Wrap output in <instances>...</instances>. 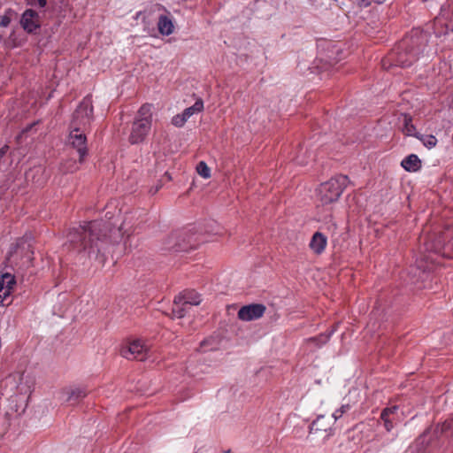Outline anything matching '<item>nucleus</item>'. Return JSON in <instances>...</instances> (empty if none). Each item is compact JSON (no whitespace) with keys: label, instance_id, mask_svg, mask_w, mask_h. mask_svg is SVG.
I'll list each match as a JSON object with an SVG mask.
<instances>
[{"label":"nucleus","instance_id":"nucleus-10","mask_svg":"<svg viewBox=\"0 0 453 453\" xmlns=\"http://www.w3.org/2000/svg\"><path fill=\"white\" fill-rule=\"evenodd\" d=\"M21 27L28 34H35L41 27V19L37 12L27 9L19 20Z\"/></svg>","mask_w":453,"mask_h":453},{"label":"nucleus","instance_id":"nucleus-36","mask_svg":"<svg viewBox=\"0 0 453 453\" xmlns=\"http://www.w3.org/2000/svg\"><path fill=\"white\" fill-rule=\"evenodd\" d=\"M426 250H427L434 251V252H438V251H439L437 248H434H434H431V249H430V248H427Z\"/></svg>","mask_w":453,"mask_h":453},{"label":"nucleus","instance_id":"nucleus-18","mask_svg":"<svg viewBox=\"0 0 453 453\" xmlns=\"http://www.w3.org/2000/svg\"><path fill=\"white\" fill-rule=\"evenodd\" d=\"M203 110V102L202 99H197L196 103L186 108L182 114L185 116L187 119H188L194 114H197Z\"/></svg>","mask_w":453,"mask_h":453},{"label":"nucleus","instance_id":"nucleus-27","mask_svg":"<svg viewBox=\"0 0 453 453\" xmlns=\"http://www.w3.org/2000/svg\"><path fill=\"white\" fill-rule=\"evenodd\" d=\"M187 119L185 116L181 114H177L172 119V124L175 127H180L184 126V124L187 122Z\"/></svg>","mask_w":453,"mask_h":453},{"label":"nucleus","instance_id":"nucleus-34","mask_svg":"<svg viewBox=\"0 0 453 453\" xmlns=\"http://www.w3.org/2000/svg\"><path fill=\"white\" fill-rule=\"evenodd\" d=\"M159 188H160V187L157 186L156 188H154V189H150V193L151 194H156L158 191Z\"/></svg>","mask_w":453,"mask_h":453},{"label":"nucleus","instance_id":"nucleus-16","mask_svg":"<svg viewBox=\"0 0 453 453\" xmlns=\"http://www.w3.org/2000/svg\"><path fill=\"white\" fill-rule=\"evenodd\" d=\"M332 418H326L324 415H319L310 426V433H317L331 429Z\"/></svg>","mask_w":453,"mask_h":453},{"label":"nucleus","instance_id":"nucleus-35","mask_svg":"<svg viewBox=\"0 0 453 453\" xmlns=\"http://www.w3.org/2000/svg\"><path fill=\"white\" fill-rule=\"evenodd\" d=\"M175 251H183L185 249L181 248V247H174L173 248Z\"/></svg>","mask_w":453,"mask_h":453},{"label":"nucleus","instance_id":"nucleus-23","mask_svg":"<svg viewBox=\"0 0 453 453\" xmlns=\"http://www.w3.org/2000/svg\"><path fill=\"white\" fill-rule=\"evenodd\" d=\"M196 171L197 173L204 179H208L211 177V169L203 161H201L197 164Z\"/></svg>","mask_w":453,"mask_h":453},{"label":"nucleus","instance_id":"nucleus-12","mask_svg":"<svg viewBox=\"0 0 453 453\" xmlns=\"http://www.w3.org/2000/svg\"><path fill=\"white\" fill-rule=\"evenodd\" d=\"M62 401L70 404L77 403L88 392L84 387H70L62 391Z\"/></svg>","mask_w":453,"mask_h":453},{"label":"nucleus","instance_id":"nucleus-2","mask_svg":"<svg viewBox=\"0 0 453 453\" xmlns=\"http://www.w3.org/2000/svg\"><path fill=\"white\" fill-rule=\"evenodd\" d=\"M429 35L419 28H414L393 49L383 66L387 63L401 67L411 66L426 51Z\"/></svg>","mask_w":453,"mask_h":453},{"label":"nucleus","instance_id":"nucleus-7","mask_svg":"<svg viewBox=\"0 0 453 453\" xmlns=\"http://www.w3.org/2000/svg\"><path fill=\"white\" fill-rule=\"evenodd\" d=\"M148 351V345L142 340L136 339L125 343L120 349V355L127 359L142 361L147 358Z\"/></svg>","mask_w":453,"mask_h":453},{"label":"nucleus","instance_id":"nucleus-21","mask_svg":"<svg viewBox=\"0 0 453 453\" xmlns=\"http://www.w3.org/2000/svg\"><path fill=\"white\" fill-rule=\"evenodd\" d=\"M332 334H333V331H331L329 333L321 334L316 337L310 338L309 342L311 343H314L317 347H321L322 345H324L325 343H326L328 342Z\"/></svg>","mask_w":453,"mask_h":453},{"label":"nucleus","instance_id":"nucleus-19","mask_svg":"<svg viewBox=\"0 0 453 453\" xmlns=\"http://www.w3.org/2000/svg\"><path fill=\"white\" fill-rule=\"evenodd\" d=\"M136 119H146L152 122V105L145 104L141 106L137 112Z\"/></svg>","mask_w":453,"mask_h":453},{"label":"nucleus","instance_id":"nucleus-25","mask_svg":"<svg viewBox=\"0 0 453 453\" xmlns=\"http://www.w3.org/2000/svg\"><path fill=\"white\" fill-rule=\"evenodd\" d=\"M350 410L349 404H342L339 409L335 410L332 414V418L334 420H338L342 415L348 412Z\"/></svg>","mask_w":453,"mask_h":453},{"label":"nucleus","instance_id":"nucleus-30","mask_svg":"<svg viewBox=\"0 0 453 453\" xmlns=\"http://www.w3.org/2000/svg\"><path fill=\"white\" fill-rule=\"evenodd\" d=\"M8 150H9L8 145H4L0 149V167L4 164V158L5 157Z\"/></svg>","mask_w":453,"mask_h":453},{"label":"nucleus","instance_id":"nucleus-29","mask_svg":"<svg viewBox=\"0 0 453 453\" xmlns=\"http://www.w3.org/2000/svg\"><path fill=\"white\" fill-rule=\"evenodd\" d=\"M357 1H358L359 5H361L363 7H367L372 3L381 4L385 3L387 0H357Z\"/></svg>","mask_w":453,"mask_h":453},{"label":"nucleus","instance_id":"nucleus-22","mask_svg":"<svg viewBox=\"0 0 453 453\" xmlns=\"http://www.w3.org/2000/svg\"><path fill=\"white\" fill-rule=\"evenodd\" d=\"M403 132L409 136H415L417 138V134H419V133L416 132L415 126L411 123V119L405 117L404 118V126L403 128Z\"/></svg>","mask_w":453,"mask_h":453},{"label":"nucleus","instance_id":"nucleus-26","mask_svg":"<svg viewBox=\"0 0 453 453\" xmlns=\"http://www.w3.org/2000/svg\"><path fill=\"white\" fill-rule=\"evenodd\" d=\"M12 11L8 10L5 12V13L2 16H0V27H7L12 20L11 14Z\"/></svg>","mask_w":453,"mask_h":453},{"label":"nucleus","instance_id":"nucleus-6","mask_svg":"<svg viewBox=\"0 0 453 453\" xmlns=\"http://www.w3.org/2000/svg\"><path fill=\"white\" fill-rule=\"evenodd\" d=\"M93 119V106L90 96H86L76 108L71 127H78L85 128Z\"/></svg>","mask_w":453,"mask_h":453},{"label":"nucleus","instance_id":"nucleus-1","mask_svg":"<svg viewBox=\"0 0 453 453\" xmlns=\"http://www.w3.org/2000/svg\"><path fill=\"white\" fill-rule=\"evenodd\" d=\"M122 238L121 228L112 229L111 223L94 220L73 227L68 234L70 247L88 257L104 252L110 243H118Z\"/></svg>","mask_w":453,"mask_h":453},{"label":"nucleus","instance_id":"nucleus-28","mask_svg":"<svg viewBox=\"0 0 453 453\" xmlns=\"http://www.w3.org/2000/svg\"><path fill=\"white\" fill-rule=\"evenodd\" d=\"M13 288H4L0 292V304L4 305V302L7 300V298L10 296L12 291Z\"/></svg>","mask_w":453,"mask_h":453},{"label":"nucleus","instance_id":"nucleus-13","mask_svg":"<svg viewBox=\"0 0 453 453\" xmlns=\"http://www.w3.org/2000/svg\"><path fill=\"white\" fill-rule=\"evenodd\" d=\"M398 407L396 405L383 409L380 413V420L383 422L384 427L390 432L394 427V422L397 415Z\"/></svg>","mask_w":453,"mask_h":453},{"label":"nucleus","instance_id":"nucleus-4","mask_svg":"<svg viewBox=\"0 0 453 453\" xmlns=\"http://www.w3.org/2000/svg\"><path fill=\"white\" fill-rule=\"evenodd\" d=\"M434 32L441 36L453 32V0H448L441 8V12L434 20Z\"/></svg>","mask_w":453,"mask_h":453},{"label":"nucleus","instance_id":"nucleus-24","mask_svg":"<svg viewBox=\"0 0 453 453\" xmlns=\"http://www.w3.org/2000/svg\"><path fill=\"white\" fill-rule=\"evenodd\" d=\"M19 249H21V244H19V243H17L11 247V250L6 257L7 261L9 263L12 264V258L14 257L15 255H18ZM25 249L28 250L29 245H27V247H25V242H22V250H25Z\"/></svg>","mask_w":453,"mask_h":453},{"label":"nucleus","instance_id":"nucleus-37","mask_svg":"<svg viewBox=\"0 0 453 453\" xmlns=\"http://www.w3.org/2000/svg\"><path fill=\"white\" fill-rule=\"evenodd\" d=\"M77 168H78L77 166H72V167H69L67 170L73 172V171L76 170Z\"/></svg>","mask_w":453,"mask_h":453},{"label":"nucleus","instance_id":"nucleus-9","mask_svg":"<svg viewBox=\"0 0 453 453\" xmlns=\"http://www.w3.org/2000/svg\"><path fill=\"white\" fill-rule=\"evenodd\" d=\"M151 128V123L146 119H134L131 133L129 135V142L132 144H138L142 142Z\"/></svg>","mask_w":453,"mask_h":453},{"label":"nucleus","instance_id":"nucleus-5","mask_svg":"<svg viewBox=\"0 0 453 453\" xmlns=\"http://www.w3.org/2000/svg\"><path fill=\"white\" fill-rule=\"evenodd\" d=\"M202 299L195 290H186L173 300L172 313L174 318H183L187 313L188 305H198Z\"/></svg>","mask_w":453,"mask_h":453},{"label":"nucleus","instance_id":"nucleus-3","mask_svg":"<svg viewBox=\"0 0 453 453\" xmlns=\"http://www.w3.org/2000/svg\"><path fill=\"white\" fill-rule=\"evenodd\" d=\"M349 184L347 175L340 174L322 183L318 190V196L322 205L336 202Z\"/></svg>","mask_w":453,"mask_h":453},{"label":"nucleus","instance_id":"nucleus-17","mask_svg":"<svg viewBox=\"0 0 453 453\" xmlns=\"http://www.w3.org/2000/svg\"><path fill=\"white\" fill-rule=\"evenodd\" d=\"M401 165L408 172H417L421 168V161L417 155L411 154L402 160Z\"/></svg>","mask_w":453,"mask_h":453},{"label":"nucleus","instance_id":"nucleus-31","mask_svg":"<svg viewBox=\"0 0 453 453\" xmlns=\"http://www.w3.org/2000/svg\"><path fill=\"white\" fill-rule=\"evenodd\" d=\"M35 124H36V123L35 122V123H32V124L28 125L27 127H25V128L22 130V132H21V134H20L19 137H21L24 134H26V133H27L28 131H30V130L33 128V127H34V126H35Z\"/></svg>","mask_w":453,"mask_h":453},{"label":"nucleus","instance_id":"nucleus-8","mask_svg":"<svg viewBox=\"0 0 453 453\" xmlns=\"http://www.w3.org/2000/svg\"><path fill=\"white\" fill-rule=\"evenodd\" d=\"M67 146L75 150L79 157V162L81 163L87 155V138L81 128L75 127H72L68 139Z\"/></svg>","mask_w":453,"mask_h":453},{"label":"nucleus","instance_id":"nucleus-20","mask_svg":"<svg viewBox=\"0 0 453 453\" xmlns=\"http://www.w3.org/2000/svg\"><path fill=\"white\" fill-rule=\"evenodd\" d=\"M417 138L423 143L427 149H432L437 144V139L433 134H417Z\"/></svg>","mask_w":453,"mask_h":453},{"label":"nucleus","instance_id":"nucleus-32","mask_svg":"<svg viewBox=\"0 0 453 453\" xmlns=\"http://www.w3.org/2000/svg\"><path fill=\"white\" fill-rule=\"evenodd\" d=\"M449 429H450V423L445 422V423L442 424V426H441V433H444V432H446V431H448Z\"/></svg>","mask_w":453,"mask_h":453},{"label":"nucleus","instance_id":"nucleus-15","mask_svg":"<svg viewBox=\"0 0 453 453\" xmlns=\"http://www.w3.org/2000/svg\"><path fill=\"white\" fill-rule=\"evenodd\" d=\"M157 29L162 35H170L174 31L173 19L168 15H160L157 20Z\"/></svg>","mask_w":453,"mask_h":453},{"label":"nucleus","instance_id":"nucleus-11","mask_svg":"<svg viewBox=\"0 0 453 453\" xmlns=\"http://www.w3.org/2000/svg\"><path fill=\"white\" fill-rule=\"evenodd\" d=\"M266 308L261 303H251L242 306L238 311V319L242 321H251L260 319Z\"/></svg>","mask_w":453,"mask_h":453},{"label":"nucleus","instance_id":"nucleus-33","mask_svg":"<svg viewBox=\"0 0 453 453\" xmlns=\"http://www.w3.org/2000/svg\"><path fill=\"white\" fill-rule=\"evenodd\" d=\"M37 2H38V5H39L40 7H42H42H45V5H46V4H47V1H46V0H37Z\"/></svg>","mask_w":453,"mask_h":453},{"label":"nucleus","instance_id":"nucleus-38","mask_svg":"<svg viewBox=\"0 0 453 453\" xmlns=\"http://www.w3.org/2000/svg\"><path fill=\"white\" fill-rule=\"evenodd\" d=\"M27 259L30 260L31 259V255L28 253V251L27 252Z\"/></svg>","mask_w":453,"mask_h":453},{"label":"nucleus","instance_id":"nucleus-14","mask_svg":"<svg viewBox=\"0 0 453 453\" xmlns=\"http://www.w3.org/2000/svg\"><path fill=\"white\" fill-rule=\"evenodd\" d=\"M327 243V238L320 232H316L310 242V248L315 254H321Z\"/></svg>","mask_w":453,"mask_h":453}]
</instances>
